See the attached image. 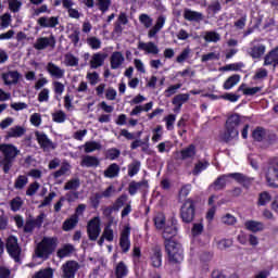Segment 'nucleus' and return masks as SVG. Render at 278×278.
<instances>
[{
	"mask_svg": "<svg viewBox=\"0 0 278 278\" xmlns=\"http://www.w3.org/2000/svg\"><path fill=\"white\" fill-rule=\"evenodd\" d=\"M165 249L169 264H181L184 262V248L177 241L165 242Z\"/></svg>",
	"mask_w": 278,
	"mask_h": 278,
	"instance_id": "obj_3",
	"label": "nucleus"
},
{
	"mask_svg": "<svg viewBox=\"0 0 278 278\" xmlns=\"http://www.w3.org/2000/svg\"><path fill=\"white\" fill-rule=\"evenodd\" d=\"M207 166H210V163L208 162H198L195 165H194V168L192 170V175H201V173H203V170H205L207 168Z\"/></svg>",
	"mask_w": 278,
	"mask_h": 278,
	"instance_id": "obj_52",
	"label": "nucleus"
},
{
	"mask_svg": "<svg viewBox=\"0 0 278 278\" xmlns=\"http://www.w3.org/2000/svg\"><path fill=\"white\" fill-rule=\"evenodd\" d=\"M7 251L15 262H18L21 257V247H18V239L14 236H10L7 240Z\"/></svg>",
	"mask_w": 278,
	"mask_h": 278,
	"instance_id": "obj_9",
	"label": "nucleus"
},
{
	"mask_svg": "<svg viewBox=\"0 0 278 278\" xmlns=\"http://www.w3.org/2000/svg\"><path fill=\"white\" fill-rule=\"evenodd\" d=\"M63 8L67 10L68 16L71 18H79L80 14L77 9L73 8V1L71 0H63Z\"/></svg>",
	"mask_w": 278,
	"mask_h": 278,
	"instance_id": "obj_37",
	"label": "nucleus"
},
{
	"mask_svg": "<svg viewBox=\"0 0 278 278\" xmlns=\"http://www.w3.org/2000/svg\"><path fill=\"white\" fill-rule=\"evenodd\" d=\"M240 75L235 74L226 79V81L223 85L224 90H231L235 86H238L240 84Z\"/></svg>",
	"mask_w": 278,
	"mask_h": 278,
	"instance_id": "obj_38",
	"label": "nucleus"
},
{
	"mask_svg": "<svg viewBox=\"0 0 278 278\" xmlns=\"http://www.w3.org/2000/svg\"><path fill=\"white\" fill-rule=\"evenodd\" d=\"M87 233L89 240L96 241L101 236V218L93 217L88 222Z\"/></svg>",
	"mask_w": 278,
	"mask_h": 278,
	"instance_id": "obj_6",
	"label": "nucleus"
},
{
	"mask_svg": "<svg viewBox=\"0 0 278 278\" xmlns=\"http://www.w3.org/2000/svg\"><path fill=\"white\" fill-rule=\"evenodd\" d=\"M251 47L248 50L249 55H251V58H253L254 60H260V58L266 53V46L264 45H258L255 46V40L252 41Z\"/></svg>",
	"mask_w": 278,
	"mask_h": 278,
	"instance_id": "obj_18",
	"label": "nucleus"
},
{
	"mask_svg": "<svg viewBox=\"0 0 278 278\" xmlns=\"http://www.w3.org/2000/svg\"><path fill=\"white\" fill-rule=\"evenodd\" d=\"M245 229L248 231H252L253 233H257V231H264V223L257 220H247L244 223Z\"/></svg>",
	"mask_w": 278,
	"mask_h": 278,
	"instance_id": "obj_25",
	"label": "nucleus"
},
{
	"mask_svg": "<svg viewBox=\"0 0 278 278\" xmlns=\"http://www.w3.org/2000/svg\"><path fill=\"white\" fill-rule=\"evenodd\" d=\"M114 192H116V189H114V186H110L104 191H102V193H97L96 194V199H97L96 206L99 205V199H110V197H112V194H114Z\"/></svg>",
	"mask_w": 278,
	"mask_h": 278,
	"instance_id": "obj_43",
	"label": "nucleus"
},
{
	"mask_svg": "<svg viewBox=\"0 0 278 278\" xmlns=\"http://www.w3.org/2000/svg\"><path fill=\"white\" fill-rule=\"evenodd\" d=\"M55 49V37L50 35L49 37H38L34 43L36 51H45V49Z\"/></svg>",
	"mask_w": 278,
	"mask_h": 278,
	"instance_id": "obj_8",
	"label": "nucleus"
},
{
	"mask_svg": "<svg viewBox=\"0 0 278 278\" xmlns=\"http://www.w3.org/2000/svg\"><path fill=\"white\" fill-rule=\"evenodd\" d=\"M12 212H18L21 207H23V199L21 197H16L10 202Z\"/></svg>",
	"mask_w": 278,
	"mask_h": 278,
	"instance_id": "obj_56",
	"label": "nucleus"
},
{
	"mask_svg": "<svg viewBox=\"0 0 278 278\" xmlns=\"http://www.w3.org/2000/svg\"><path fill=\"white\" fill-rule=\"evenodd\" d=\"M37 23L40 27L53 28V27H58V25H60V20L55 16H51V17L42 16V17L38 18Z\"/></svg>",
	"mask_w": 278,
	"mask_h": 278,
	"instance_id": "obj_20",
	"label": "nucleus"
},
{
	"mask_svg": "<svg viewBox=\"0 0 278 278\" xmlns=\"http://www.w3.org/2000/svg\"><path fill=\"white\" fill-rule=\"evenodd\" d=\"M58 244H60L58 237H43L35 249V255L40 260H49L50 255L58 249Z\"/></svg>",
	"mask_w": 278,
	"mask_h": 278,
	"instance_id": "obj_1",
	"label": "nucleus"
},
{
	"mask_svg": "<svg viewBox=\"0 0 278 278\" xmlns=\"http://www.w3.org/2000/svg\"><path fill=\"white\" fill-rule=\"evenodd\" d=\"M150 262L153 268H160L162 266V248L155 247L151 250Z\"/></svg>",
	"mask_w": 278,
	"mask_h": 278,
	"instance_id": "obj_17",
	"label": "nucleus"
},
{
	"mask_svg": "<svg viewBox=\"0 0 278 278\" xmlns=\"http://www.w3.org/2000/svg\"><path fill=\"white\" fill-rule=\"evenodd\" d=\"M118 173H121V167L118 164L113 163L104 170V177L106 179H114V177H118Z\"/></svg>",
	"mask_w": 278,
	"mask_h": 278,
	"instance_id": "obj_33",
	"label": "nucleus"
},
{
	"mask_svg": "<svg viewBox=\"0 0 278 278\" xmlns=\"http://www.w3.org/2000/svg\"><path fill=\"white\" fill-rule=\"evenodd\" d=\"M165 223H166V217H164V214L159 213L154 217V225H155L156 229H164V224Z\"/></svg>",
	"mask_w": 278,
	"mask_h": 278,
	"instance_id": "obj_59",
	"label": "nucleus"
},
{
	"mask_svg": "<svg viewBox=\"0 0 278 278\" xmlns=\"http://www.w3.org/2000/svg\"><path fill=\"white\" fill-rule=\"evenodd\" d=\"M25 127L23 126H13L7 132V138H21L25 136Z\"/></svg>",
	"mask_w": 278,
	"mask_h": 278,
	"instance_id": "obj_32",
	"label": "nucleus"
},
{
	"mask_svg": "<svg viewBox=\"0 0 278 278\" xmlns=\"http://www.w3.org/2000/svg\"><path fill=\"white\" fill-rule=\"evenodd\" d=\"M164 121L166 123V128L168 129V131H172V129L175 128V121H177V116L175 114H169L164 117Z\"/></svg>",
	"mask_w": 278,
	"mask_h": 278,
	"instance_id": "obj_57",
	"label": "nucleus"
},
{
	"mask_svg": "<svg viewBox=\"0 0 278 278\" xmlns=\"http://www.w3.org/2000/svg\"><path fill=\"white\" fill-rule=\"evenodd\" d=\"M80 186L81 181L79 178H73L65 184L64 190H77Z\"/></svg>",
	"mask_w": 278,
	"mask_h": 278,
	"instance_id": "obj_50",
	"label": "nucleus"
},
{
	"mask_svg": "<svg viewBox=\"0 0 278 278\" xmlns=\"http://www.w3.org/2000/svg\"><path fill=\"white\" fill-rule=\"evenodd\" d=\"M0 151L3 153V170L4 173H9L10 168H12V162L16 159V155L21 153V151L14 147L13 144H1Z\"/></svg>",
	"mask_w": 278,
	"mask_h": 278,
	"instance_id": "obj_5",
	"label": "nucleus"
},
{
	"mask_svg": "<svg viewBox=\"0 0 278 278\" xmlns=\"http://www.w3.org/2000/svg\"><path fill=\"white\" fill-rule=\"evenodd\" d=\"M87 45L90 49H93V51H99V49H101V39L94 36L88 37Z\"/></svg>",
	"mask_w": 278,
	"mask_h": 278,
	"instance_id": "obj_48",
	"label": "nucleus"
},
{
	"mask_svg": "<svg viewBox=\"0 0 278 278\" xmlns=\"http://www.w3.org/2000/svg\"><path fill=\"white\" fill-rule=\"evenodd\" d=\"M111 68L113 71H116L117 68H121L123 64H125V55H123V52L121 51H115L111 54Z\"/></svg>",
	"mask_w": 278,
	"mask_h": 278,
	"instance_id": "obj_19",
	"label": "nucleus"
},
{
	"mask_svg": "<svg viewBox=\"0 0 278 278\" xmlns=\"http://www.w3.org/2000/svg\"><path fill=\"white\" fill-rule=\"evenodd\" d=\"M203 38L205 42H220V34L214 30L205 31Z\"/></svg>",
	"mask_w": 278,
	"mask_h": 278,
	"instance_id": "obj_42",
	"label": "nucleus"
},
{
	"mask_svg": "<svg viewBox=\"0 0 278 278\" xmlns=\"http://www.w3.org/2000/svg\"><path fill=\"white\" fill-rule=\"evenodd\" d=\"M21 73L18 71H9L1 74V79L3 80L4 86H16L21 81Z\"/></svg>",
	"mask_w": 278,
	"mask_h": 278,
	"instance_id": "obj_11",
	"label": "nucleus"
},
{
	"mask_svg": "<svg viewBox=\"0 0 278 278\" xmlns=\"http://www.w3.org/2000/svg\"><path fill=\"white\" fill-rule=\"evenodd\" d=\"M270 201H273V195H270V193L268 191H263L258 194L257 205H258V207H264V206L268 205V203H270Z\"/></svg>",
	"mask_w": 278,
	"mask_h": 278,
	"instance_id": "obj_40",
	"label": "nucleus"
},
{
	"mask_svg": "<svg viewBox=\"0 0 278 278\" xmlns=\"http://www.w3.org/2000/svg\"><path fill=\"white\" fill-rule=\"evenodd\" d=\"M74 252H75V247L71 243H66L58 250L56 256L63 260V257H68Z\"/></svg>",
	"mask_w": 278,
	"mask_h": 278,
	"instance_id": "obj_28",
	"label": "nucleus"
},
{
	"mask_svg": "<svg viewBox=\"0 0 278 278\" xmlns=\"http://www.w3.org/2000/svg\"><path fill=\"white\" fill-rule=\"evenodd\" d=\"M239 90H242L243 94L248 97H253V94H257V92H262L261 87H249L247 88V85H241L239 87Z\"/></svg>",
	"mask_w": 278,
	"mask_h": 278,
	"instance_id": "obj_45",
	"label": "nucleus"
},
{
	"mask_svg": "<svg viewBox=\"0 0 278 278\" xmlns=\"http://www.w3.org/2000/svg\"><path fill=\"white\" fill-rule=\"evenodd\" d=\"M80 149H84L85 153H94V151H101L102 146L101 142L98 141H87Z\"/></svg>",
	"mask_w": 278,
	"mask_h": 278,
	"instance_id": "obj_31",
	"label": "nucleus"
},
{
	"mask_svg": "<svg viewBox=\"0 0 278 278\" xmlns=\"http://www.w3.org/2000/svg\"><path fill=\"white\" fill-rule=\"evenodd\" d=\"M175 236H177V222H172L170 226L164 228L163 238L165 239V242H170Z\"/></svg>",
	"mask_w": 278,
	"mask_h": 278,
	"instance_id": "obj_23",
	"label": "nucleus"
},
{
	"mask_svg": "<svg viewBox=\"0 0 278 278\" xmlns=\"http://www.w3.org/2000/svg\"><path fill=\"white\" fill-rule=\"evenodd\" d=\"M267 136L268 132L262 127L255 128L252 132V138L256 140V142H262V140H264Z\"/></svg>",
	"mask_w": 278,
	"mask_h": 278,
	"instance_id": "obj_41",
	"label": "nucleus"
},
{
	"mask_svg": "<svg viewBox=\"0 0 278 278\" xmlns=\"http://www.w3.org/2000/svg\"><path fill=\"white\" fill-rule=\"evenodd\" d=\"M138 49L143 51L146 55H157L160 53V48L153 41H139Z\"/></svg>",
	"mask_w": 278,
	"mask_h": 278,
	"instance_id": "obj_13",
	"label": "nucleus"
},
{
	"mask_svg": "<svg viewBox=\"0 0 278 278\" xmlns=\"http://www.w3.org/2000/svg\"><path fill=\"white\" fill-rule=\"evenodd\" d=\"M141 188H149V181L147 180H141L139 182L131 181L129 184L128 192L129 194H131V197H134V194H136L139 190H141Z\"/></svg>",
	"mask_w": 278,
	"mask_h": 278,
	"instance_id": "obj_30",
	"label": "nucleus"
},
{
	"mask_svg": "<svg viewBox=\"0 0 278 278\" xmlns=\"http://www.w3.org/2000/svg\"><path fill=\"white\" fill-rule=\"evenodd\" d=\"M140 161H134L128 165V176L135 177V175H138L140 173Z\"/></svg>",
	"mask_w": 278,
	"mask_h": 278,
	"instance_id": "obj_49",
	"label": "nucleus"
},
{
	"mask_svg": "<svg viewBox=\"0 0 278 278\" xmlns=\"http://www.w3.org/2000/svg\"><path fill=\"white\" fill-rule=\"evenodd\" d=\"M232 245H233V240H231V239H222V240L217 241V248L220 251H225V249H229Z\"/></svg>",
	"mask_w": 278,
	"mask_h": 278,
	"instance_id": "obj_62",
	"label": "nucleus"
},
{
	"mask_svg": "<svg viewBox=\"0 0 278 278\" xmlns=\"http://www.w3.org/2000/svg\"><path fill=\"white\" fill-rule=\"evenodd\" d=\"M166 25V16L160 15L156 18L155 25L149 30L148 36L150 38H155L160 30Z\"/></svg>",
	"mask_w": 278,
	"mask_h": 278,
	"instance_id": "obj_22",
	"label": "nucleus"
},
{
	"mask_svg": "<svg viewBox=\"0 0 278 278\" xmlns=\"http://www.w3.org/2000/svg\"><path fill=\"white\" fill-rule=\"evenodd\" d=\"M64 66H79V58L75 56V54L67 52L64 54V60H63Z\"/></svg>",
	"mask_w": 278,
	"mask_h": 278,
	"instance_id": "obj_36",
	"label": "nucleus"
},
{
	"mask_svg": "<svg viewBox=\"0 0 278 278\" xmlns=\"http://www.w3.org/2000/svg\"><path fill=\"white\" fill-rule=\"evenodd\" d=\"M35 136L37 138L38 144L43 149V151H51L55 149V144H53V141L49 139V137L43 132H35Z\"/></svg>",
	"mask_w": 278,
	"mask_h": 278,
	"instance_id": "obj_14",
	"label": "nucleus"
},
{
	"mask_svg": "<svg viewBox=\"0 0 278 278\" xmlns=\"http://www.w3.org/2000/svg\"><path fill=\"white\" fill-rule=\"evenodd\" d=\"M50 94H51V90H49V88L41 89L40 92L38 93V101H39V103H47V102H49Z\"/></svg>",
	"mask_w": 278,
	"mask_h": 278,
	"instance_id": "obj_53",
	"label": "nucleus"
},
{
	"mask_svg": "<svg viewBox=\"0 0 278 278\" xmlns=\"http://www.w3.org/2000/svg\"><path fill=\"white\" fill-rule=\"evenodd\" d=\"M79 270V263L75 261H68L63 265V277L64 278H75V273Z\"/></svg>",
	"mask_w": 278,
	"mask_h": 278,
	"instance_id": "obj_16",
	"label": "nucleus"
},
{
	"mask_svg": "<svg viewBox=\"0 0 278 278\" xmlns=\"http://www.w3.org/2000/svg\"><path fill=\"white\" fill-rule=\"evenodd\" d=\"M265 181L268 188H278V159L274 157L269 161L267 167H264Z\"/></svg>",
	"mask_w": 278,
	"mask_h": 278,
	"instance_id": "obj_4",
	"label": "nucleus"
},
{
	"mask_svg": "<svg viewBox=\"0 0 278 278\" xmlns=\"http://www.w3.org/2000/svg\"><path fill=\"white\" fill-rule=\"evenodd\" d=\"M79 223V217L77 215H72L68 219L63 223L62 229L63 231H71L77 227Z\"/></svg>",
	"mask_w": 278,
	"mask_h": 278,
	"instance_id": "obj_34",
	"label": "nucleus"
},
{
	"mask_svg": "<svg viewBox=\"0 0 278 278\" xmlns=\"http://www.w3.org/2000/svg\"><path fill=\"white\" fill-rule=\"evenodd\" d=\"M229 181L228 174L222 175L214 181L212 188H214V190H223V188H225Z\"/></svg>",
	"mask_w": 278,
	"mask_h": 278,
	"instance_id": "obj_39",
	"label": "nucleus"
},
{
	"mask_svg": "<svg viewBox=\"0 0 278 278\" xmlns=\"http://www.w3.org/2000/svg\"><path fill=\"white\" fill-rule=\"evenodd\" d=\"M52 121L54 123H64L66 121V113L64 111H55L52 114Z\"/></svg>",
	"mask_w": 278,
	"mask_h": 278,
	"instance_id": "obj_60",
	"label": "nucleus"
},
{
	"mask_svg": "<svg viewBox=\"0 0 278 278\" xmlns=\"http://www.w3.org/2000/svg\"><path fill=\"white\" fill-rule=\"evenodd\" d=\"M197 155V147L190 144L180 151V160H192Z\"/></svg>",
	"mask_w": 278,
	"mask_h": 278,
	"instance_id": "obj_27",
	"label": "nucleus"
},
{
	"mask_svg": "<svg viewBox=\"0 0 278 278\" xmlns=\"http://www.w3.org/2000/svg\"><path fill=\"white\" fill-rule=\"evenodd\" d=\"M240 126V115L232 114L226 121V128L224 132L220 134V140L223 142H233V140H238L240 132L238 131V127Z\"/></svg>",
	"mask_w": 278,
	"mask_h": 278,
	"instance_id": "obj_2",
	"label": "nucleus"
},
{
	"mask_svg": "<svg viewBox=\"0 0 278 278\" xmlns=\"http://www.w3.org/2000/svg\"><path fill=\"white\" fill-rule=\"evenodd\" d=\"M27 184H29V178H27V176H25V175H21L15 179L14 189L23 190V188H25V186H27Z\"/></svg>",
	"mask_w": 278,
	"mask_h": 278,
	"instance_id": "obj_44",
	"label": "nucleus"
},
{
	"mask_svg": "<svg viewBox=\"0 0 278 278\" xmlns=\"http://www.w3.org/2000/svg\"><path fill=\"white\" fill-rule=\"evenodd\" d=\"M179 88H181V84H176V85L169 86L164 91L165 97L170 98V97H173V94H177V91L179 90Z\"/></svg>",
	"mask_w": 278,
	"mask_h": 278,
	"instance_id": "obj_63",
	"label": "nucleus"
},
{
	"mask_svg": "<svg viewBox=\"0 0 278 278\" xmlns=\"http://www.w3.org/2000/svg\"><path fill=\"white\" fill-rule=\"evenodd\" d=\"M190 99V94L188 93H180L177 94L174 99H173V105L176 106V109L174 110V112H179L181 110V105H184V103H186L188 100Z\"/></svg>",
	"mask_w": 278,
	"mask_h": 278,
	"instance_id": "obj_26",
	"label": "nucleus"
},
{
	"mask_svg": "<svg viewBox=\"0 0 278 278\" xmlns=\"http://www.w3.org/2000/svg\"><path fill=\"white\" fill-rule=\"evenodd\" d=\"M9 10L13 13L21 12V8H23V2L20 0H8Z\"/></svg>",
	"mask_w": 278,
	"mask_h": 278,
	"instance_id": "obj_51",
	"label": "nucleus"
},
{
	"mask_svg": "<svg viewBox=\"0 0 278 278\" xmlns=\"http://www.w3.org/2000/svg\"><path fill=\"white\" fill-rule=\"evenodd\" d=\"M184 18H186V21H194L195 23H199V21H203V14L190 9H185Z\"/></svg>",
	"mask_w": 278,
	"mask_h": 278,
	"instance_id": "obj_29",
	"label": "nucleus"
},
{
	"mask_svg": "<svg viewBox=\"0 0 278 278\" xmlns=\"http://www.w3.org/2000/svg\"><path fill=\"white\" fill-rule=\"evenodd\" d=\"M139 22L141 23L142 26H144L147 29L153 25V18L149 16L148 14H141L139 16Z\"/></svg>",
	"mask_w": 278,
	"mask_h": 278,
	"instance_id": "obj_58",
	"label": "nucleus"
},
{
	"mask_svg": "<svg viewBox=\"0 0 278 278\" xmlns=\"http://www.w3.org/2000/svg\"><path fill=\"white\" fill-rule=\"evenodd\" d=\"M10 23H12V15L4 13L0 17V27H2V29H8V27H10Z\"/></svg>",
	"mask_w": 278,
	"mask_h": 278,
	"instance_id": "obj_55",
	"label": "nucleus"
},
{
	"mask_svg": "<svg viewBox=\"0 0 278 278\" xmlns=\"http://www.w3.org/2000/svg\"><path fill=\"white\" fill-rule=\"evenodd\" d=\"M278 64V47L271 50L264 61V66H277Z\"/></svg>",
	"mask_w": 278,
	"mask_h": 278,
	"instance_id": "obj_24",
	"label": "nucleus"
},
{
	"mask_svg": "<svg viewBox=\"0 0 278 278\" xmlns=\"http://www.w3.org/2000/svg\"><path fill=\"white\" fill-rule=\"evenodd\" d=\"M46 71L53 79H64V75L66 74V71H64V68L60 67L53 62H49L46 65Z\"/></svg>",
	"mask_w": 278,
	"mask_h": 278,
	"instance_id": "obj_12",
	"label": "nucleus"
},
{
	"mask_svg": "<svg viewBox=\"0 0 278 278\" xmlns=\"http://www.w3.org/2000/svg\"><path fill=\"white\" fill-rule=\"evenodd\" d=\"M86 77L91 86H97V84L101 81L99 73L97 72H88Z\"/></svg>",
	"mask_w": 278,
	"mask_h": 278,
	"instance_id": "obj_54",
	"label": "nucleus"
},
{
	"mask_svg": "<svg viewBox=\"0 0 278 278\" xmlns=\"http://www.w3.org/2000/svg\"><path fill=\"white\" fill-rule=\"evenodd\" d=\"M68 173H71V164L64 163L59 170L53 173V177L54 179H59V177H64Z\"/></svg>",
	"mask_w": 278,
	"mask_h": 278,
	"instance_id": "obj_47",
	"label": "nucleus"
},
{
	"mask_svg": "<svg viewBox=\"0 0 278 278\" xmlns=\"http://www.w3.org/2000/svg\"><path fill=\"white\" fill-rule=\"evenodd\" d=\"M99 164H101L99 157L92 155L83 156L80 162V166H83V168H97Z\"/></svg>",
	"mask_w": 278,
	"mask_h": 278,
	"instance_id": "obj_21",
	"label": "nucleus"
},
{
	"mask_svg": "<svg viewBox=\"0 0 278 278\" xmlns=\"http://www.w3.org/2000/svg\"><path fill=\"white\" fill-rule=\"evenodd\" d=\"M79 29H72L68 34L70 40L73 42L74 47H77L79 45Z\"/></svg>",
	"mask_w": 278,
	"mask_h": 278,
	"instance_id": "obj_61",
	"label": "nucleus"
},
{
	"mask_svg": "<svg viewBox=\"0 0 278 278\" xmlns=\"http://www.w3.org/2000/svg\"><path fill=\"white\" fill-rule=\"evenodd\" d=\"M105 60H108V54L103 52H96L92 54L89 66L90 68H101L105 64Z\"/></svg>",
	"mask_w": 278,
	"mask_h": 278,
	"instance_id": "obj_15",
	"label": "nucleus"
},
{
	"mask_svg": "<svg viewBox=\"0 0 278 278\" xmlns=\"http://www.w3.org/2000/svg\"><path fill=\"white\" fill-rule=\"evenodd\" d=\"M180 216L184 223H192L194 220V202L188 199L180 208Z\"/></svg>",
	"mask_w": 278,
	"mask_h": 278,
	"instance_id": "obj_7",
	"label": "nucleus"
},
{
	"mask_svg": "<svg viewBox=\"0 0 278 278\" xmlns=\"http://www.w3.org/2000/svg\"><path fill=\"white\" fill-rule=\"evenodd\" d=\"M127 275H129V268L127 267V264H125V262L117 263L115 266V277L125 278Z\"/></svg>",
	"mask_w": 278,
	"mask_h": 278,
	"instance_id": "obj_35",
	"label": "nucleus"
},
{
	"mask_svg": "<svg viewBox=\"0 0 278 278\" xmlns=\"http://www.w3.org/2000/svg\"><path fill=\"white\" fill-rule=\"evenodd\" d=\"M131 235V228L126 226L119 237V247L123 253H129V249H131V241L129 240V236Z\"/></svg>",
	"mask_w": 278,
	"mask_h": 278,
	"instance_id": "obj_10",
	"label": "nucleus"
},
{
	"mask_svg": "<svg viewBox=\"0 0 278 278\" xmlns=\"http://www.w3.org/2000/svg\"><path fill=\"white\" fill-rule=\"evenodd\" d=\"M52 88L56 97H62V94H64V90H66V86H64L60 80L52 81Z\"/></svg>",
	"mask_w": 278,
	"mask_h": 278,
	"instance_id": "obj_46",
	"label": "nucleus"
},
{
	"mask_svg": "<svg viewBox=\"0 0 278 278\" xmlns=\"http://www.w3.org/2000/svg\"><path fill=\"white\" fill-rule=\"evenodd\" d=\"M102 237L108 240V242H113L114 241V230L112 227L108 226L104 228V231L102 233Z\"/></svg>",
	"mask_w": 278,
	"mask_h": 278,
	"instance_id": "obj_64",
	"label": "nucleus"
}]
</instances>
